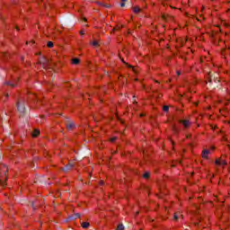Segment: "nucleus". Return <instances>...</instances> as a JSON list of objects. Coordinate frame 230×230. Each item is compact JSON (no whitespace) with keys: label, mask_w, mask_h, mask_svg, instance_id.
Masks as SVG:
<instances>
[{"label":"nucleus","mask_w":230,"mask_h":230,"mask_svg":"<svg viewBox=\"0 0 230 230\" xmlns=\"http://www.w3.org/2000/svg\"><path fill=\"white\" fill-rule=\"evenodd\" d=\"M81 226L84 229H87L91 224L89 222H84Z\"/></svg>","instance_id":"obj_13"},{"label":"nucleus","mask_w":230,"mask_h":230,"mask_svg":"<svg viewBox=\"0 0 230 230\" xmlns=\"http://www.w3.org/2000/svg\"><path fill=\"white\" fill-rule=\"evenodd\" d=\"M66 127L67 130H73V128H75V122L73 121L66 122Z\"/></svg>","instance_id":"obj_7"},{"label":"nucleus","mask_w":230,"mask_h":230,"mask_svg":"<svg viewBox=\"0 0 230 230\" xmlns=\"http://www.w3.org/2000/svg\"><path fill=\"white\" fill-rule=\"evenodd\" d=\"M172 130L175 136H179V133L181 132V129H179L176 125H172Z\"/></svg>","instance_id":"obj_9"},{"label":"nucleus","mask_w":230,"mask_h":230,"mask_svg":"<svg viewBox=\"0 0 230 230\" xmlns=\"http://www.w3.org/2000/svg\"><path fill=\"white\" fill-rule=\"evenodd\" d=\"M140 118H145V113H141Z\"/></svg>","instance_id":"obj_33"},{"label":"nucleus","mask_w":230,"mask_h":230,"mask_svg":"<svg viewBox=\"0 0 230 230\" xmlns=\"http://www.w3.org/2000/svg\"><path fill=\"white\" fill-rule=\"evenodd\" d=\"M75 216H76L78 218H80V214H75Z\"/></svg>","instance_id":"obj_41"},{"label":"nucleus","mask_w":230,"mask_h":230,"mask_svg":"<svg viewBox=\"0 0 230 230\" xmlns=\"http://www.w3.org/2000/svg\"><path fill=\"white\" fill-rule=\"evenodd\" d=\"M16 105L19 112H24L26 111V107H24V102L18 101Z\"/></svg>","instance_id":"obj_4"},{"label":"nucleus","mask_w":230,"mask_h":230,"mask_svg":"<svg viewBox=\"0 0 230 230\" xmlns=\"http://www.w3.org/2000/svg\"><path fill=\"white\" fill-rule=\"evenodd\" d=\"M205 8H206V7L202 6V7H201V12H204Z\"/></svg>","instance_id":"obj_37"},{"label":"nucleus","mask_w":230,"mask_h":230,"mask_svg":"<svg viewBox=\"0 0 230 230\" xmlns=\"http://www.w3.org/2000/svg\"><path fill=\"white\" fill-rule=\"evenodd\" d=\"M210 127H211V128H212L213 130H215L216 128H217V125H215V126L210 125Z\"/></svg>","instance_id":"obj_31"},{"label":"nucleus","mask_w":230,"mask_h":230,"mask_svg":"<svg viewBox=\"0 0 230 230\" xmlns=\"http://www.w3.org/2000/svg\"><path fill=\"white\" fill-rule=\"evenodd\" d=\"M140 230H143V229H140Z\"/></svg>","instance_id":"obj_51"},{"label":"nucleus","mask_w":230,"mask_h":230,"mask_svg":"<svg viewBox=\"0 0 230 230\" xmlns=\"http://www.w3.org/2000/svg\"><path fill=\"white\" fill-rule=\"evenodd\" d=\"M127 66H128V67L129 69H132V70L134 71V73H137V71H136V68H134V66L129 65V64H128Z\"/></svg>","instance_id":"obj_19"},{"label":"nucleus","mask_w":230,"mask_h":230,"mask_svg":"<svg viewBox=\"0 0 230 230\" xmlns=\"http://www.w3.org/2000/svg\"><path fill=\"white\" fill-rule=\"evenodd\" d=\"M228 49H230V47L228 48Z\"/></svg>","instance_id":"obj_50"},{"label":"nucleus","mask_w":230,"mask_h":230,"mask_svg":"<svg viewBox=\"0 0 230 230\" xmlns=\"http://www.w3.org/2000/svg\"><path fill=\"white\" fill-rule=\"evenodd\" d=\"M121 3H120V6L121 8H123L125 6V3H127V0H120Z\"/></svg>","instance_id":"obj_23"},{"label":"nucleus","mask_w":230,"mask_h":230,"mask_svg":"<svg viewBox=\"0 0 230 230\" xmlns=\"http://www.w3.org/2000/svg\"><path fill=\"white\" fill-rule=\"evenodd\" d=\"M30 100H33V102H38L37 94L35 93H29Z\"/></svg>","instance_id":"obj_10"},{"label":"nucleus","mask_w":230,"mask_h":230,"mask_svg":"<svg viewBox=\"0 0 230 230\" xmlns=\"http://www.w3.org/2000/svg\"><path fill=\"white\" fill-rule=\"evenodd\" d=\"M143 178H144V179H150V172H146L143 174Z\"/></svg>","instance_id":"obj_15"},{"label":"nucleus","mask_w":230,"mask_h":230,"mask_svg":"<svg viewBox=\"0 0 230 230\" xmlns=\"http://www.w3.org/2000/svg\"><path fill=\"white\" fill-rule=\"evenodd\" d=\"M156 84H159V81H155Z\"/></svg>","instance_id":"obj_48"},{"label":"nucleus","mask_w":230,"mask_h":230,"mask_svg":"<svg viewBox=\"0 0 230 230\" xmlns=\"http://www.w3.org/2000/svg\"><path fill=\"white\" fill-rule=\"evenodd\" d=\"M116 118L119 121H121V123H123V121L121 120V119L119 118V116H118V114H116Z\"/></svg>","instance_id":"obj_29"},{"label":"nucleus","mask_w":230,"mask_h":230,"mask_svg":"<svg viewBox=\"0 0 230 230\" xmlns=\"http://www.w3.org/2000/svg\"><path fill=\"white\" fill-rule=\"evenodd\" d=\"M120 60H121V62H123V64H125L126 66H128V63H127L124 58H120Z\"/></svg>","instance_id":"obj_27"},{"label":"nucleus","mask_w":230,"mask_h":230,"mask_svg":"<svg viewBox=\"0 0 230 230\" xmlns=\"http://www.w3.org/2000/svg\"><path fill=\"white\" fill-rule=\"evenodd\" d=\"M16 30H18V31H19V26H16Z\"/></svg>","instance_id":"obj_46"},{"label":"nucleus","mask_w":230,"mask_h":230,"mask_svg":"<svg viewBox=\"0 0 230 230\" xmlns=\"http://www.w3.org/2000/svg\"><path fill=\"white\" fill-rule=\"evenodd\" d=\"M205 84L208 85V81H205Z\"/></svg>","instance_id":"obj_45"},{"label":"nucleus","mask_w":230,"mask_h":230,"mask_svg":"<svg viewBox=\"0 0 230 230\" xmlns=\"http://www.w3.org/2000/svg\"><path fill=\"white\" fill-rule=\"evenodd\" d=\"M133 12L134 13H141V9L139 8V6H134Z\"/></svg>","instance_id":"obj_12"},{"label":"nucleus","mask_w":230,"mask_h":230,"mask_svg":"<svg viewBox=\"0 0 230 230\" xmlns=\"http://www.w3.org/2000/svg\"><path fill=\"white\" fill-rule=\"evenodd\" d=\"M84 21L85 22H87V18H84Z\"/></svg>","instance_id":"obj_42"},{"label":"nucleus","mask_w":230,"mask_h":230,"mask_svg":"<svg viewBox=\"0 0 230 230\" xmlns=\"http://www.w3.org/2000/svg\"><path fill=\"white\" fill-rule=\"evenodd\" d=\"M163 111H164V112H168V111H170V107L168 105H164L163 107Z\"/></svg>","instance_id":"obj_18"},{"label":"nucleus","mask_w":230,"mask_h":230,"mask_svg":"<svg viewBox=\"0 0 230 230\" xmlns=\"http://www.w3.org/2000/svg\"><path fill=\"white\" fill-rule=\"evenodd\" d=\"M71 168H73V164H68L66 165V170H71Z\"/></svg>","instance_id":"obj_22"},{"label":"nucleus","mask_w":230,"mask_h":230,"mask_svg":"<svg viewBox=\"0 0 230 230\" xmlns=\"http://www.w3.org/2000/svg\"><path fill=\"white\" fill-rule=\"evenodd\" d=\"M133 103H134L135 105H137V102H136V101H135Z\"/></svg>","instance_id":"obj_43"},{"label":"nucleus","mask_w":230,"mask_h":230,"mask_svg":"<svg viewBox=\"0 0 230 230\" xmlns=\"http://www.w3.org/2000/svg\"><path fill=\"white\" fill-rule=\"evenodd\" d=\"M37 65L41 66V67H43V69H48V67H49V59H48L44 57L40 58L37 62Z\"/></svg>","instance_id":"obj_2"},{"label":"nucleus","mask_w":230,"mask_h":230,"mask_svg":"<svg viewBox=\"0 0 230 230\" xmlns=\"http://www.w3.org/2000/svg\"><path fill=\"white\" fill-rule=\"evenodd\" d=\"M195 106L197 107V105H199V102H194Z\"/></svg>","instance_id":"obj_44"},{"label":"nucleus","mask_w":230,"mask_h":230,"mask_svg":"<svg viewBox=\"0 0 230 230\" xmlns=\"http://www.w3.org/2000/svg\"><path fill=\"white\" fill-rule=\"evenodd\" d=\"M116 139H118V137H113L110 139L111 143H114V141H116Z\"/></svg>","instance_id":"obj_24"},{"label":"nucleus","mask_w":230,"mask_h":230,"mask_svg":"<svg viewBox=\"0 0 230 230\" xmlns=\"http://www.w3.org/2000/svg\"><path fill=\"white\" fill-rule=\"evenodd\" d=\"M40 134V131L39 129H34V131L32 132V137H39Z\"/></svg>","instance_id":"obj_11"},{"label":"nucleus","mask_w":230,"mask_h":230,"mask_svg":"<svg viewBox=\"0 0 230 230\" xmlns=\"http://www.w3.org/2000/svg\"><path fill=\"white\" fill-rule=\"evenodd\" d=\"M199 19H202V21H206V18H204V16H202V14H199Z\"/></svg>","instance_id":"obj_32"},{"label":"nucleus","mask_w":230,"mask_h":230,"mask_svg":"<svg viewBox=\"0 0 230 230\" xmlns=\"http://www.w3.org/2000/svg\"><path fill=\"white\" fill-rule=\"evenodd\" d=\"M4 97H5L4 102H6V100H8V98L10 97V95H9L8 93H6V94L4 95Z\"/></svg>","instance_id":"obj_28"},{"label":"nucleus","mask_w":230,"mask_h":230,"mask_svg":"<svg viewBox=\"0 0 230 230\" xmlns=\"http://www.w3.org/2000/svg\"><path fill=\"white\" fill-rule=\"evenodd\" d=\"M122 28H125V25H117L112 29L111 33H114V31H121Z\"/></svg>","instance_id":"obj_8"},{"label":"nucleus","mask_w":230,"mask_h":230,"mask_svg":"<svg viewBox=\"0 0 230 230\" xmlns=\"http://www.w3.org/2000/svg\"><path fill=\"white\" fill-rule=\"evenodd\" d=\"M215 148H216V147H215L214 146H211V150H215Z\"/></svg>","instance_id":"obj_39"},{"label":"nucleus","mask_w":230,"mask_h":230,"mask_svg":"<svg viewBox=\"0 0 230 230\" xmlns=\"http://www.w3.org/2000/svg\"><path fill=\"white\" fill-rule=\"evenodd\" d=\"M55 44L53 43V41H48L47 48H53Z\"/></svg>","instance_id":"obj_16"},{"label":"nucleus","mask_w":230,"mask_h":230,"mask_svg":"<svg viewBox=\"0 0 230 230\" xmlns=\"http://www.w3.org/2000/svg\"><path fill=\"white\" fill-rule=\"evenodd\" d=\"M172 8H174V9H175V7H172Z\"/></svg>","instance_id":"obj_49"},{"label":"nucleus","mask_w":230,"mask_h":230,"mask_svg":"<svg viewBox=\"0 0 230 230\" xmlns=\"http://www.w3.org/2000/svg\"><path fill=\"white\" fill-rule=\"evenodd\" d=\"M116 230H125V226H123V225H119Z\"/></svg>","instance_id":"obj_20"},{"label":"nucleus","mask_w":230,"mask_h":230,"mask_svg":"<svg viewBox=\"0 0 230 230\" xmlns=\"http://www.w3.org/2000/svg\"><path fill=\"white\" fill-rule=\"evenodd\" d=\"M209 154H210L209 150L203 149L202 152H201L202 159H209Z\"/></svg>","instance_id":"obj_6"},{"label":"nucleus","mask_w":230,"mask_h":230,"mask_svg":"<svg viewBox=\"0 0 230 230\" xmlns=\"http://www.w3.org/2000/svg\"><path fill=\"white\" fill-rule=\"evenodd\" d=\"M202 62H204V60L202 59V58H200L199 63L202 64Z\"/></svg>","instance_id":"obj_34"},{"label":"nucleus","mask_w":230,"mask_h":230,"mask_svg":"<svg viewBox=\"0 0 230 230\" xmlns=\"http://www.w3.org/2000/svg\"><path fill=\"white\" fill-rule=\"evenodd\" d=\"M208 82H209V84H211L213 82V80H211V77L208 78Z\"/></svg>","instance_id":"obj_35"},{"label":"nucleus","mask_w":230,"mask_h":230,"mask_svg":"<svg viewBox=\"0 0 230 230\" xmlns=\"http://www.w3.org/2000/svg\"><path fill=\"white\" fill-rule=\"evenodd\" d=\"M177 74H178V75H181V73H180V72H178Z\"/></svg>","instance_id":"obj_47"},{"label":"nucleus","mask_w":230,"mask_h":230,"mask_svg":"<svg viewBox=\"0 0 230 230\" xmlns=\"http://www.w3.org/2000/svg\"><path fill=\"white\" fill-rule=\"evenodd\" d=\"M178 123H181V125L183 126V128L188 129L190 127H191V122H190V119H179Z\"/></svg>","instance_id":"obj_3"},{"label":"nucleus","mask_w":230,"mask_h":230,"mask_svg":"<svg viewBox=\"0 0 230 230\" xmlns=\"http://www.w3.org/2000/svg\"><path fill=\"white\" fill-rule=\"evenodd\" d=\"M92 45L94 46V48H98V46H100V43H98V40H93L92 42Z\"/></svg>","instance_id":"obj_17"},{"label":"nucleus","mask_w":230,"mask_h":230,"mask_svg":"<svg viewBox=\"0 0 230 230\" xmlns=\"http://www.w3.org/2000/svg\"><path fill=\"white\" fill-rule=\"evenodd\" d=\"M196 19H197V21H199L200 22V21H201L200 18L197 17Z\"/></svg>","instance_id":"obj_38"},{"label":"nucleus","mask_w":230,"mask_h":230,"mask_svg":"<svg viewBox=\"0 0 230 230\" xmlns=\"http://www.w3.org/2000/svg\"><path fill=\"white\" fill-rule=\"evenodd\" d=\"M72 64H74L75 66H77V64H80V59L79 58H73L72 59Z\"/></svg>","instance_id":"obj_14"},{"label":"nucleus","mask_w":230,"mask_h":230,"mask_svg":"<svg viewBox=\"0 0 230 230\" xmlns=\"http://www.w3.org/2000/svg\"><path fill=\"white\" fill-rule=\"evenodd\" d=\"M216 164H217L218 166H227V161H226V159L220 157L216 160Z\"/></svg>","instance_id":"obj_5"},{"label":"nucleus","mask_w":230,"mask_h":230,"mask_svg":"<svg viewBox=\"0 0 230 230\" xmlns=\"http://www.w3.org/2000/svg\"><path fill=\"white\" fill-rule=\"evenodd\" d=\"M137 215H139V211H137V212H136V217H137Z\"/></svg>","instance_id":"obj_40"},{"label":"nucleus","mask_w":230,"mask_h":230,"mask_svg":"<svg viewBox=\"0 0 230 230\" xmlns=\"http://www.w3.org/2000/svg\"><path fill=\"white\" fill-rule=\"evenodd\" d=\"M79 35H85V31H79Z\"/></svg>","instance_id":"obj_30"},{"label":"nucleus","mask_w":230,"mask_h":230,"mask_svg":"<svg viewBox=\"0 0 230 230\" xmlns=\"http://www.w3.org/2000/svg\"><path fill=\"white\" fill-rule=\"evenodd\" d=\"M8 179V166L6 164L0 165V185L4 187Z\"/></svg>","instance_id":"obj_1"},{"label":"nucleus","mask_w":230,"mask_h":230,"mask_svg":"<svg viewBox=\"0 0 230 230\" xmlns=\"http://www.w3.org/2000/svg\"><path fill=\"white\" fill-rule=\"evenodd\" d=\"M103 183H104L103 181H100L101 186H103Z\"/></svg>","instance_id":"obj_36"},{"label":"nucleus","mask_w":230,"mask_h":230,"mask_svg":"<svg viewBox=\"0 0 230 230\" xmlns=\"http://www.w3.org/2000/svg\"><path fill=\"white\" fill-rule=\"evenodd\" d=\"M5 85H10V87H15V85H17V84H11L10 82H6V83H5Z\"/></svg>","instance_id":"obj_21"},{"label":"nucleus","mask_w":230,"mask_h":230,"mask_svg":"<svg viewBox=\"0 0 230 230\" xmlns=\"http://www.w3.org/2000/svg\"><path fill=\"white\" fill-rule=\"evenodd\" d=\"M173 220H179V215L177 213H174Z\"/></svg>","instance_id":"obj_25"},{"label":"nucleus","mask_w":230,"mask_h":230,"mask_svg":"<svg viewBox=\"0 0 230 230\" xmlns=\"http://www.w3.org/2000/svg\"><path fill=\"white\" fill-rule=\"evenodd\" d=\"M186 139H191V137H192V135L191 134H188V135H186Z\"/></svg>","instance_id":"obj_26"}]
</instances>
